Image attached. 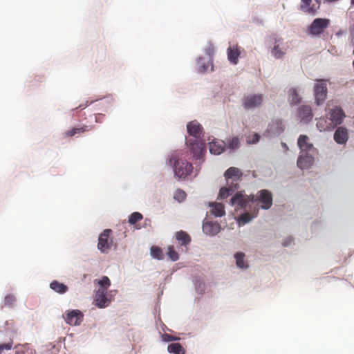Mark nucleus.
<instances>
[{"instance_id":"nucleus-42","label":"nucleus","mask_w":354,"mask_h":354,"mask_svg":"<svg viewBox=\"0 0 354 354\" xmlns=\"http://www.w3.org/2000/svg\"><path fill=\"white\" fill-rule=\"evenodd\" d=\"M162 339L165 342H171L179 339L178 337H176L170 334L165 333L162 335Z\"/></svg>"},{"instance_id":"nucleus-39","label":"nucleus","mask_w":354,"mask_h":354,"mask_svg":"<svg viewBox=\"0 0 354 354\" xmlns=\"http://www.w3.org/2000/svg\"><path fill=\"white\" fill-rule=\"evenodd\" d=\"M239 140L238 138H233L232 140H229L228 147L231 149H236L239 147Z\"/></svg>"},{"instance_id":"nucleus-29","label":"nucleus","mask_w":354,"mask_h":354,"mask_svg":"<svg viewBox=\"0 0 354 354\" xmlns=\"http://www.w3.org/2000/svg\"><path fill=\"white\" fill-rule=\"evenodd\" d=\"M288 100L291 104H297L301 102V97L295 88H292L288 91Z\"/></svg>"},{"instance_id":"nucleus-1","label":"nucleus","mask_w":354,"mask_h":354,"mask_svg":"<svg viewBox=\"0 0 354 354\" xmlns=\"http://www.w3.org/2000/svg\"><path fill=\"white\" fill-rule=\"evenodd\" d=\"M224 176L227 187L220 189L218 195L220 199L226 198L239 187V183L241 180L243 174L239 169L232 167L226 170Z\"/></svg>"},{"instance_id":"nucleus-19","label":"nucleus","mask_w":354,"mask_h":354,"mask_svg":"<svg viewBox=\"0 0 354 354\" xmlns=\"http://www.w3.org/2000/svg\"><path fill=\"white\" fill-rule=\"evenodd\" d=\"M221 227L217 223L206 222L203 225V232L208 235H215L220 232Z\"/></svg>"},{"instance_id":"nucleus-37","label":"nucleus","mask_w":354,"mask_h":354,"mask_svg":"<svg viewBox=\"0 0 354 354\" xmlns=\"http://www.w3.org/2000/svg\"><path fill=\"white\" fill-rule=\"evenodd\" d=\"M187 194L186 193L180 189H178L174 195V198L175 200L178 201V202H182L186 198Z\"/></svg>"},{"instance_id":"nucleus-3","label":"nucleus","mask_w":354,"mask_h":354,"mask_svg":"<svg viewBox=\"0 0 354 354\" xmlns=\"http://www.w3.org/2000/svg\"><path fill=\"white\" fill-rule=\"evenodd\" d=\"M193 170V166L186 160L178 159L174 165V174L180 179H185Z\"/></svg>"},{"instance_id":"nucleus-49","label":"nucleus","mask_w":354,"mask_h":354,"mask_svg":"<svg viewBox=\"0 0 354 354\" xmlns=\"http://www.w3.org/2000/svg\"><path fill=\"white\" fill-rule=\"evenodd\" d=\"M351 3L354 5V0H351Z\"/></svg>"},{"instance_id":"nucleus-2","label":"nucleus","mask_w":354,"mask_h":354,"mask_svg":"<svg viewBox=\"0 0 354 354\" xmlns=\"http://www.w3.org/2000/svg\"><path fill=\"white\" fill-rule=\"evenodd\" d=\"M254 195L248 196L244 194L243 192H238L231 198L230 204L234 207L236 210H245L248 207H250L254 203Z\"/></svg>"},{"instance_id":"nucleus-8","label":"nucleus","mask_w":354,"mask_h":354,"mask_svg":"<svg viewBox=\"0 0 354 354\" xmlns=\"http://www.w3.org/2000/svg\"><path fill=\"white\" fill-rule=\"evenodd\" d=\"M254 202L261 203L262 209H268L272 205V194L267 189H262L257 193V197H254Z\"/></svg>"},{"instance_id":"nucleus-30","label":"nucleus","mask_w":354,"mask_h":354,"mask_svg":"<svg viewBox=\"0 0 354 354\" xmlns=\"http://www.w3.org/2000/svg\"><path fill=\"white\" fill-rule=\"evenodd\" d=\"M16 354H35V351L28 344H18L15 347Z\"/></svg>"},{"instance_id":"nucleus-33","label":"nucleus","mask_w":354,"mask_h":354,"mask_svg":"<svg viewBox=\"0 0 354 354\" xmlns=\"http://www.w3.org/2000/svg\"><path fill=\"white\" fill-rule=\"evenodd\" d=\"M244 257L245 254L242 252H237L235 254L234 257L236 259V266L240 268H248V265L244 262Z\"/></svg>"},{"instance_id":"nucleus-10","label":"nucleus","mask_w":354,"mask_h":354,"mask_svg":"<svg viewBox=\"0 0 354 354\" xmlns=\"http://www.w3.org/2000/svg\"><path fill=\"white\" fill-rule=\"evenodd\" d=\"M64 317L68 324L78 326L83 321L84 315L80 310H72L66 312Z\"/></svg>"},{"instance_id":"nucleus-16","label":"nucleus","mask_w":354,"mask_h":354,"mask_svg":"<svg viewBox=\"0 0 354 354\" xmlns=\"http://www.w3.org/2000/svg\"><path fill=\"white\" fill-rule=\"evenodd\" d=\"M301 153H309L314 151L313 145L308 142V137L306 135H301L297 141Z\"/></svg>"},{"instance_id":"nucleus-34","label":"nucleus","mask_w":354,"mask_h":354,"mask_svg":"<svg viewBox=\"0 0 354 354\" xmlns=\"http://www.w3.org/2000/svg\"><path fill=\"white\" fill-rule=\"evenodd\" d=\"M151 254L155 259H163L164 258V254L162 249L158 246H152L151 248Z\"/></svg>"},{"instance_id":"nucleus-22","label":"nucleus","mask_w":354,"mask_h":354,"mask_svg":"<svg viewBox=\"0 0 354 354\" xmlns=\"http://www.w3.org/2000/svg\"><path fill=\"white\" fill-rule=\"evenodd\" d=\"M317 128L320 131H330L334 129L332 124H330V120L325 117H321L317 120Z\"/></svg>"},{"instance_id":"nucleus-52","label":"nucleus","mask_w":354,"mask_h":354,"mask_svg":"<svg viewBox=\"0 0 354 354\" xmlns=\"http://www.w3.org/2000/svg\"><path fill=\"white\" fill-rule=\"evenodd\" d=\"M353 68H354V60H353Z\"/></svg>"},{"instance_id":"nucleus-5","label":"nucleus","mask_w":354,"mask_h":354,"mask_svg":"<svg viewBox=\"0 0 354 354\" xmlns=\"http://www.w3.org/2000/svg\"><path fill=\"white\" fill-rule=\"evenodd\" d=\"M112 230H104L99 236L97 248L102 253H108L113 245V238L111 237Z\"/></svg>"},{"instance_id":"nucleus-45","label":"nucleus","mask_w":354,"mask_h":354,"mask_svg":"<svg viewBox=\"0 0 354 354\" xmlns=\"http://www.w3.org/2000/svg\"><path fill=\"white\" fill-rule=\"evenodd\" d=\"M104 116V115L102 114H98L97 115L95 116V122H102L101 118H103Z\"/></svg>"},{"instance_id":"nucleus-44","label":"nucleus","mask_w":354,"mask_h":354,"mask_svg":"<svg viewBox=\"0 0 354 354\" xmlns=\"http://www.w3.org/2000/svg\"><path fill=\"white\" fill-rule=\"evenodd\" d=\"M259 140V136L257 134V133H254L253 136H252V139L250 140H248L249 142H252V143H257L258 142Z\"/></svg>"},{"instance_id":"nucleus-24","label":"nucleus","mask_w":354,"mask_h":354,"mask_svg":"<svg viewBox=\"0 0 354 354\" xmlns=\"http://www.w3.org/2000/svg\"><path fill=\"white\" fill-rule=\"evenodd\" d=\"M209 206L212 207V212L217 217H221L225 215L224 205L220 203H211Z\"/></svg>"},{"instance_id":"nucleus-28","label":"nucleus","mask_w":354,"mask_h":354,"mask_svg":"<svg viewBox=\"0 0 354 354\" xmlns=\"http://www.w3.org/2000/svg\"><path fill=\"white\" fill-rule=\"evenodd\" d=\"M50 288L59 294H64L68 291V286L57 281H53L50 284Z\"/></svg>"},{"instance_id":"nucleus-26","label":"nucleus","mask_w":354,"mask_h":354,"mask_svg":"<svg viewBox=\"0 0 354 354\" xmlns=\"http://www.w3.org/2000/svg\"><path fill=\"white\" fill-rule=\"evenodd\" d=\"M176 239L181 245L186 246L191 242L190 236L186 232L182 230L176 232Z\"/></svg>"},{"instance_id":"nucleus-31","label":"nucleus","mask_w":354,"mask_h":354,"mask_svg":"<svg viewBox=\"0 0 354 354\" xmlns=\"http://www.w3.org/2000/svg\"><path fill=\"white\" fill-rule=\"evenodd\" d=\"M167 351L174 354H185V351L179 343H171L168 345Z\"/></svg>"},{"instance_id":"nucleus-12","label":"nucleus","mask_w":354,"mask_h":354,"mask_svg":"<svg viewBox=\"0 0 354 354\" xmlns=\"http://www.w3.org/2000/svg\"><path fill=\"white\" fill-rule=\"evenodd\" d=\"M314 162V158L311 152L306 153H301L298 159H297V166L302 169H308L310 168Z\"/></svg>"},{"instance_id":"nucleus-21","label":"nucleus","mask_w":354,"mask_h":354,"mask_svg":"<svg viewBox=\"0 0 354 354\" xmlns=\"http://www.w3.org/2000/svg\"><path fill=\"white\" fill-rule=\"evenodd\" d=\"M92 129V127H88L86 125H84L81 127H74L71 130L66 131L64 133V136L65 138L67 137H73L77 135H79L80 133H83L84 132H86Z\"/></svg>"},{"instance_id":"nucleus-48","label":"nucleus","mask_w":354,"mask_h":354,"mask_svg":"<svg viewBox=\"0 0 354 354\" xmlns=\"http://www.w3.org/2000/svg\"><path fill=\"white\" fill-rule=\"evenodd\" d=\"M291 241H292V239L290 238V239H288V243H283V245H288V244H289Z\"/></svg>"},{"instance_id":"nucleus-36","label":"nucleus","mask_w":354,"mask_h":354,"mask_svg":"<svg viewBox=\"0 0 354 354\" xmlns=\"http://www.w3.org/2000/svg\"><path fill=\"white\" fill-rule=\"evenodd\" d=\"M167 255L171 260L173 261H176L179 259V256L178 252L174 250V247L173 245H169L167 248Z\"/></svg>"},{"instance_id":"nucleus-40","label":"nucleus","mask_w":354,"mask_h":354,"mask_svg":"<svg viewBox=\"0 0 354 354\" xmlns=\"http://www.w3.org/2000/svg\"><path fill=\"white\" fill-rule=\"evenodd\" d=\"M13 345L12 339H10L9 342L0 344V353H1L4 350H11Z\"/></svg>"},{"instance_id":"nucleus-51","label":"nucleus","mask_w":354,"mask_h":354,"mask_svg":"<svg viewBox=\"0 0 354 354\" xmlns=\"http://www.w3.org/2000/svg\"><path fill=\"white\" fill-rule=\"evenodd\" d=\"M353 68H354V60H353Z\"/></svg>"},{"instance_id":"nucleus-14","label":"nucleus","mask_w":354,"mask_h":354,"mask_svg":"<svg viewBox=\"0 0 354 354\" xmlns=\"http://www.w3.org/2000/svg\"><path fill=\"white\" fill-rule=\"evenodd\" d=\"M189 134L195 138H200L203 133L202 126L196 120L189 122L187 125Z\"/></svg>"},{"instance_id":"nucleus-25","label":"nucleus","mask_w":354,"mask_h":354,"mask_svg":"<svg viewBox=\"0 0 354 354\" xmlns=\"http://www.w3.org/2000/svg\"><path fill=\"white\" fill-rule=\"evenodd\" d=\"M280 40H276L275 44L274 47L272 49L271 53L272 55L275 59H281L282 58L286 53V48H281L279 45L277 44Z\"/></svg>"},{"instance_id":"nucleus-4","label":"nucleus","mask_w":354,"mask_h":354,"mask_svg":"<svg viewBox=\"0 0 354 354\" xmlns=\"http://www.w3.org/2000/svg\"><path fill=\"white\" fill-rule=\"evenodd\" d=\"M327 84L325 80H317L314 86V96L315 103L319 106L324 103L327 97Z\"/></svg>"},{"instance_id":"nucleus-20","label":"nucleus","mask_w":354,"mask_h":354,"mask_svg":"<svg viewBox=\"0 0 354 354\" xmlns=\"http://www.w3.org/2000/svg\"><path fill=\"white\" fill-rule=\"evenodd\" d=\"M209 151L215 155L221 154L225 149V143L223 141H213L209 143Z\"/></svg>"},{"instance_id":"nucleus-6","label":"nucleus","mask_w":354,"mask_h":354,"mask_svg":"<svg viewBox=\"0 0 354 354\" xmlns=\"http://www.w3.org/2000/svg\"><path fill=\"white\" fill-rule=\"evenodd\" d=\"M330 25V20L326 18L314 19L308 28V32L313 37L319 36Z\"/></svg>"},{"instance_id":"nucleus-15","label":"nucleus","mask_w":354,"mask_h":354,"mask_svg":"<svg viewBox=\"0 0 354 354\" xmlns=\"http://www.w3.org/2000/svg\"><path fill=\"white\" fill-rule=\"evenodd\" d=\"M94 301L95 306L100 308L107 306L110 302L106 296L105 290L104 289L97 290Z\"/></svg>"},{"instance_id":"nucleus-13","label":"nucleus","mask_w":354,"mask_h":354,"mask_svg":"<svg viewBox=\"0 0 354 354\" xmlns=\"http://www.w3.org/2000/svg\"><path fill=\"white\" fill-rule=\"evenodd\" d=\"M241 53V48L238 45L230 46L227 50V59L232 64H237Z\"/></svg>"},{"instance_id":"nucleus-41","label":"nucleus","mask_w":354,"mask_h":354,"mask_svg":"<svg viewBox=\"0 0 354 354\" xmlns=\"http://www.w3.org/2000/svg\"><path fill=\"white\" fill-rule=\"evenodd\" d=\"M16 301L15 297L12 295H8L5 297V304L12 306Z\"/></svg>"},{"instance_id":"nucleus-47","label":"nucleus","mask_w":354,"mask_h":354,"mask_svg":"<svg viewBox=\"0 0 354 354\" xmlns=\"http://www.w3.org/2000/svg\"><path fill=\"white\" fill-rule=\"evenodd\" d=\"M314 1L316 2V3H315V6H318V9H319L320 7V0H314Z\"/></svg>"},{"instance_id":"nucleus-35","label":"nucleus","mask_w":354,"mask_h":354,"mask_svg":"<svg viewBox=\"0 0 354 354\" xmlns=\"http://www.w3.org/2000/svg\"><path fill=\"white\" fill-rule=\"evenodd\" d=\"M142 218L143 216L142 214L138 212H133L129 217V223L131 225H134L137 222L141 221Z\"/></svg>"},{"instance_id":"nucleus-38","label":"nucleus","mask_w":354,"mask_h":354,"mask_svg":"<svg viewBox=\"0 0 354 354\" xmlns=\"http://www.w3.org/2000/svg\"><path fill=\"white\" fill-rule=\"evenodd\" d=\"M98 284L102 287L101 289H106L111 285L109 279L106 276L102 277V278L98 281Z\"/></svg>"},{"instance_id":"nucleus-27","label":"nucleus","mask_w":354,"mask_h":354,"mask_svg":"<svg viewBox=\"0 0 354 354\" xmlns=\"http://www.w3.org/2000/svg\"><path fill=\"white\" fill-rule=\"evenodd\" d=\"M259 211V207L254 211V213L250 214L248 212H245L241 214L239 219L238 223L239 225H245L247 223L250 222L252 218L257 216Z\"/></svg>"},{"instance_id":"nucleus-32","label":"nucleus","mask_w":354,"mask_h":354,"mask_svg":"<svg viewBox=\"0 0 354 354\" xmlns=\"http://www.w3.org/2000/svg\"><path fill=\"white\" fill-rule=\"evenodd\" d=\"M270 129L273 133L279 134L283 131L284 127L281 120H277L272 122L270 124Z\"/></svg>"},{"instance_id":"nucleus-9","label":"nucleus","mask_w":354,"mask_h":354,"mask_svg":"<svg viewBox=\"0 0 354 354\" xmlns=\"http://www.w3.org/2000/svg\"><path fill=\"white\" fill-rule=\"evenodd\" d=\"M328 115H329L330 124H332L334 129L342 123L346 116L344 111L339 106L329 109Z\"/></svg>"},{"instance_id":"nucleus-50","label":"nucleus","mask_w":354,"mask_h":354,"mask_svg":"<svg viewBox=\"0 0 354 354\" xmlns=\"http://www.w3.org/2000/svg\"><path fill=\"white\" fill-rule=\"evenodd\" d=\"M353 68H354V60H353Z\"/></svg>"},{"instance_id":"nucleus-23","label":"nucleus","mask_w":354,"mask_h":354,"mask_svg":"<svg viewBox=\"0 0 354 354\" xmlns=\"http://www.w3.org/2000/svg\"><path fill=\"white\" fill-rule=\"evenodd\" d=\"M301 4L300 8L305 12L308 14L314 15L318 10V6H315V4L310 6L312 0H301Z\"/></svg>"},{"instance_id":"nucleus-46","label":"nucleus","mask_w":354,"mask_h":354,"mask_svg":"<svg viewBox=\"0 0 354 354\" xmlns=\"http://www.w3.org/2000/svg\"><path fill=\"white\" fill-rule=\"evenodd\" d=\"M88 106V102L85 104H80L79 106V108H80L81 109H85L86 106Z\"/></svg>"},{"instance_id":"nucleus-11","label":"nucleus","mask_w":354,"mask_h":354,"mask_svg":"<svg viewBox=\"0 0 354 354\" xmlns=\"http://www.w3.org/2000/svg\"><path fill=\"white\" fill-rule=\"evenodd\" d=\"M263 102L262 95H251L244 97L243 106L246 109H250L257 107L261 104Z\"/></svg>"},{"instance_id":"nucleus-17","label":"nucleus","mask_w":354,"mask_h":354,"mask_svg":"<svg viewBox=\"0 0 354 354\" xmlns=\"http://www.w3.org/2000/svg\"><path fill=\"white\" fill-rule=\"evenodd\" d=\"M335 141L339 145L345 144L348 140V131L345 127H338L334 133Z\"/></svg>"},{"instance_id":"nucleus-43","label":"nucleus","mask_w":354,"mask_h":354,"mask_svg":"<svg viewBox=\"0 0 354 354\" xmlns=\"http://www.w3.org/2000/svg\"><path fill=\"white\" fill-rule=\"evenodd\" d=\"M349 39L351 43L354 46V25L349 28Z\"/></svg>"},{"instance_id":"nucleus-18","label":"nucleus","mask_w":354,"mask_h":354,"mask_svg":"<svg viewBox=\"0 0 354 354\" xmlns=\"http://www.w3.org/2000/svg\"><path fill=\"white\" fill-rule=\"evenodd\" d=\"M297 113L300 119L305 122H310L313 117L310 106L306 105L299 107Z\"/></svg>"},{"instance_id":"nucleus-7","label":"nucleus","mask_w":354,"mask_h":354,"mask_svg":"<svg viewBox=\"0 0 354 354\" xmlns=\"http://www.w3.org/2000/svg\"><path fill=\"white\" fill-rule=\"evenodd\" d=\"M187 144L193 154L194 158L200 160L203 158L206 151V147L204 142H199L196 139H189L187 140Z\"/></svg>"}]
</instances>
